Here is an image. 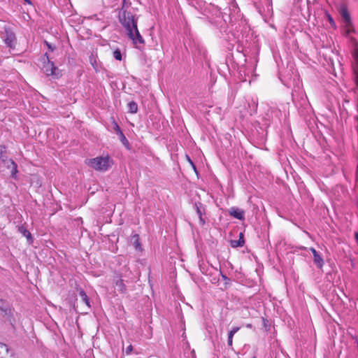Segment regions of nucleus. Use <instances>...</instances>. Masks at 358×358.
I'll use <instances>...</instances> for the list:
<instances>
[{"mask_svg": "<svg viewBox=\"0 0 358 358\" xmlns=\"http://www.w3.org/2000/svg\"><path fill=\"white\" fill-rule=\"evenodd\" d=\"M339 12L343 17L346 26H349L350 24V17L345 5H341Z\"/></svg>", "mask_w": 358, "mask_h": 358, "instance_id": "nucleus-7", "label": "nucleus"}, {"mask_svg": "<svg viewBox=\"0 0 358 358\" xmlns=\"http://www.w3.org/2000/svg\"><path fill=\"white\" fill-rule=\"evenodd\" d=\"M129 111L131 113H135L138 110V105L134 101L128 103Z\"/></svg>", "mask_w": 358, "mask_h": 358, "instance_id": "nucleus-17", "label": "nucleus"}, {"mask_svg": "<svg viewBox=\"0 0 358 358\" xmlns=\"http://www.w3.org/2000/svg\"><path fill=\"white\" fill-rule=\"evenodd\" d=\"M310 251L312 252L313 255V262L318 267L321 268L324 265V260L320 255L316 251V250L313 248H310Z\"/></svg>", "mask_w": 358, "mask_h": 358, "instance_id": "nucleus-6", "label": "nucleus"}, {"mask_svg": "<svg viewBox=\"0 0 358 358\" xmlns=\"http://www.w3.org/2000/svg\"><path fill=\"white\" fill-rule=\"evenodd\" d=\"M6 152V148L4 146H0V158L3 160V153Z\"/></svg>", "mask_w": 358, "mask_h": 358, "instance_id": "nucleus-20", "label": "nucleus"}, {"mask_svg": "<svg viewBox=\"0 0 358 358\" xmlns=\"http://www.w3.org/2000/svg\"><path fill=\"white\" fill-rule=\"evenodd\" d=\"M355 238H356L357 242L358 243V232H357L355 234Z\"/></svg>", "mask_w": 358, "mask_h": 358, "instance_id": "nucleus-25", "label": "nucleus"}, {"mask_svg": "<svg viewBox=\"0 0 358 358\" xmlns=\"http://www.w3.org/2000/svg\"><path fill=\"white\" fill-rule=\"evenodd\" d=\"M115 287L120 292H124L126 290V287L123 282V280L119 279L115 282Z\"/></svg>", "mask_w": 358, "mask_h": 358, "instance_id": "nucleus-13", "label": "nucleus"}, {"mask_svg": "<svg viewBox=\"0 0 358 358\" xmlns=\"http://www.w3.org/2000/svg\"><path fill=\"white\" fill-rule=\"evenodd\" d=\"M246 327L248 328H251L252 327V324H248L246 325Z\"/></svg>", "mask_w": 358, "mask_h": 358, "instance_id": "nucleus-27", "label": "nucleus"}, {"mask_svg": "<svg viewBox=\"0 0 358 358\" xmlns=\"http://www.w3.org/2000/svg\"><path fill=\"white\" fill-rule=\"evenodd\" d=\"M188 158V160L189 161V162L191 163V164L193 166L194 169H195V166H194L193 164V162L190 160V159L187 157Z\"/></svg>", "mask_w": 358, "mask_h": 358, "instance_id": "nucleus-26", "label": "nucleus"}, {"mask_svg": "<svg viewBox=\"0 0 358 358\" xmlns=\"http://www.w3.org/2000/svg\"><path fill=\"white\" fill-rule=\"evenodd\" d=\"M19 231L25 236L28 241H31V233L25 229L24 227H19Z\"/></svg>", "mask_w": 358, "mask_h": 358, "instance_id": "nucleus-14", "label": "nucleus"}, {"mask_svg": "<svg viewBox=\"0 0 358 358\" xmlns=\"http://www.w3.org/2000/svg\"><path fill=\"white\" fill-rule=\"evenodd\" d=\"M79 294L82 299V301L87 305V306L88 308H90V299H89L88 296H87L86 293L83 290H80Z\"/></svg>", "mask_w": 358, "mask_h": 358, "instance_id": "nucleus-16", "label": "nucleus"}, {"mask_svg": "<svg viewBox=\"0 0 358 358\" xmlns=\"http://www.w3.org/2000/svg\"><path fill=\"white\" fill-rule=\"evenodd\" d=\"M85 162L89 166L99 171H106L113 165V160L108 155L89 159Z\"/></svg>", "mask_w": 358, "mask_h": 358, "instance_id": "nucleus-2", "label": "nucleus"}, {"mask_svg": "<svg viewBox=\"0 0 358 358\" xmlns=\"http://www.w3.org/2000/svg\"><path fill=\"white\" fill-rule=\"evenodd\" d=\"M230 214L231 215L238 220L244 219V211L239 208H231L230 210Z\"/></svg>", "mask_w": 358, "mask_h": 358, "instance_id": "nucleus-11", "label": "nucleus"}, {"mask_svg": "<svg viewBox=\"0 0 358 358\" xmlns=\"http://www.w3.org/2000/svg\"><path fill=\"white\" fill-rule=\"evenodd\" d=\"M244 244L243 235L242 233L240 234V238L238 240H233L231 241V245L233 248L242 247Z\"/></svg>", "mask_w": 358, "mask_h": 358, "instance_id": "nucleus-12", "label": "nucleus"}, {"mask_svg": "<svg viewBox=\"0 0 358 358\" xmlns=\"http://www.w3.org/2000/svg\"><path fill=\"white\" fill-rule=\"evenodd\" d=\"M45 44L50 51H53L55 49V47L48 41H45Z\"/></svg>", "mask_w": 358, "mask_h": 358, "instance_id": "nucleus-21", "label": "nucleus"}, {"mask_svg": "<svg viewBox=\"0 0 358 358\" xmlns=\"http://www.w3.org/2000/svg\"><path fill=\"white\" fill-rule=\"evenodd\" d=\"M44 57L45 59L43 58L44 64L42 67L43 72L47 76H52L55 78H59L61 76L60 71L54 65L52 62L50 61L47 53L45 54Z\"/></svg>", "mask_w": 358, "mask_h": 358, "instance_id": "nucleus-3", "label": "nucleus"}, {"mask_svg": "<svg viewBox=\"0 0 358 358\" xmlns=\"http://www.w3.org/2000/svg\"><path fill=\"white\" fill-rule=\"evenodd\" d=\"M195 208L196 213L199 218V223L201 225H203L205 224V220L203 218V215L205 213L204 208L203 207V205L201 203H196Z\"/></svg>", "mask_w": 358, "mask_h": 358, "instance_id": "nucleus-9", "label": "nucleus"}, {"mask_svg": "<svg viewBox=\"0 0 358 358\" xmlns=\"http://www.w3.org/2000/svg\"><path fill=\"white\" fill-rule=\"evenodd\" d=\"M0 358H14L13 350L2 343H0Z\"/></svg>", "mask_w": 358, "mask_h": 358, "instance_id": "nucleus-5", "label": "nucleus"}, {"mask_svg": "<svg viewBox=\"0 0 358 358\" xmlns=\"http://www.w3.org/2000/svg\"><path fill=\"white\" fill-rule=\"evenodd\" d=\"M120 20L123 27L126 29L127 36L132 40L133 43L136 46L144 43V40L137 28V21L134 19V16L132 14L124 13L120 17Z\"/></svg>", "mask_w": 358, "mask_h": 358, "instance_id": "nucleus-1", "label": "nucleus"}, {"mask_svg": "<svg viewBox=\"0 0 358 358\" xmlns=\"http://www.w3.org/2000/svg\"><path fill=\"white\" fill-rule=\"evenodd\" d=\"M8 163L10 164V168H11V175L13 178H15L16 176V173L17 172V164L12 160V159H10L8 161ZM8 167H10V165H8Z\"/></svg>", "mask_w": 358, "mask_h": 358, "instance_id": "nucleus-15", "label": "nucleus"}, {"mask_svg": "<svg viewBox=\"0 0 358 358\" xmlns=\"http://www.w3.org/2000/svg\"><path fill=\"white\" fill-rule=\"evenodd\" d=\"M27 3H30V1L29 0H24Z\"/></svg>", "mask_w": 358, "mask_h": 358, "instance_id": "nucleus-28", "label": "nucleus"}, {"mask_svg": "<svg viewBox=\"0 0 358 358\" xmlns=\"http://www.w3.org/2000/svg\"><path fill=\"white\" fill-rule=\"evenodd\" d=\"M115 131L116 134L119 136L120 140L122 142V143L125 147H127L128 148H129V141L127 139V138L125 137V136L124 135L122 130L120 129V127L116 123H115Z\"/></svg>", "mask_w": 358, "mask_h": 358, "instance_id": "nucleus-8", "label": "nucleus"}, {"mask_svg": "<svg viewBox=\"0 0 358 358\" xmlns=\"http://www.w3.org/2000/svg\"><path fill=\"white\" fill-rule=\"evenodd\" d=\"M130 242L134 245L136 251H142V247L139 241V236L138 234H134L131 236Z\"/></svg>", "mask_w": 358, "mask_h": 358, "instance_id": "nucleus-10", "label": "nucleus"}, {"mask_svg": "<svg viewBox=\"0 0 358 358\" xmlns=\"http://www.w3.org/2000/svg\"><path fill=\"white\" fill-rule=\"evenodd\" d=\"M240 329V327H234L231 331L229 332V334L231 336H234V334L238 332V331Z\"/></svg>", "mask_w": 358, "mask_h": 358, "instance_id": "nucleus-19", "label": "nucleus"}, {"mask_svg": "<svg viewBox=\"0 0 358 358\" xmlns=\"http://www.w3.org/2000/svg\"><path fill=\"white\" fill-rule=\"evenodd\" d=\"M113 57L115 59L121 61L122 60V54L120 50H115L113 52Z\"/></svg>", "mask_w": 358, "mask_h": 358, "instance_id": "nucleus-18", "label": "nucleus"}, {"mask_svg": "<svg viewBox=\"0 0 358 358\" xmlns=\"http://www.w3.org/2000/svg\"><path fill=\"white\" fill-rule=\"evenodd\" d=\"M3 41L9 48H14L16 43V38L15 34L10 29H5Z\"/></svg>", "mask_w": 358, "mask_h": 358, "instance_id": "nucleus-4", "label": "nucleus"}, {"mask_svg": "<svg viewBox=\"0 0 358 358\" xmlns=\"http://www.w3.org/2000/svg\"><path fill=\"white\" fill-rule=\"evenodd\" d=\"M233 337L234 336H231L229 334H228L227 343L229 346H232L233 345Z\"/></svg>", "mask_w": 358, "mask_h": 358, "instance_id": "nucleus-22", "label": "nucleus"}, {"mask_svg": "<svg viewBox=\"0 0 358 358\" xmlns=\"http://www.w3.org/2000/svg\"><path fill=\"white\" fill-rule=\"evenodd\" d=\"M132 345H129L127 348H126V350H125V352L127 355H129L131 352L132 351Z\"/></svg>", "mask_w": 358, "mask_h": 358, "instance_id": "nucleus-23", "label": "nucleus"}, {"mask_svg": "<svg viewBox=\"0 0 358 358\" xmlns=\"http://www.w3.org/2000/svg\"><path fill=\"white\" fill-rule=\"evenodd\" d=\"M328 19H329L330 24L332 26L335 27V22H334V20H333V18L330 15H328Z\"/></svg>", "mask_w": 358, "mask_h": 358, "instance_id": "nucleus-24", "label": "nucleus"}]
</instances>
